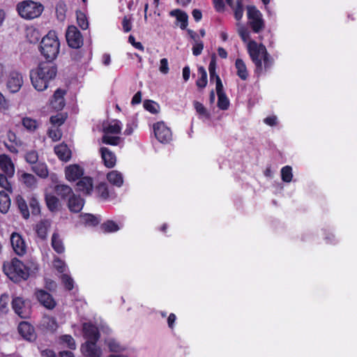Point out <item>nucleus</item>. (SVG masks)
I'll return each instance as SVG.
<instances>
[{
	"label": "nucleus",
	"instance_id": "1",
	"mask_svg": "<svg viewBox=\"0 0 357 357\" xmlns=\"http://www.w3.org/2000/svg\"><path fill=\"white\" fill-rule=\"evenodd\" d=\"M248 52L255 66V72L258 75L271 68L273 59L271 57L264 44H258L255 40H250L248 43Z\"/></svg>",
	"mask_w": 357,
	"mask_h": 357
},
{
	"label": "nucleus",
	"instance_id": "2",
	"mask_svg": "<svg viewBox=\"0 0 357 357\" xmlns=\"http://www.w3.org/2000/svg\"><path fill=\"white\" fill-rule=\"evenodd\" d=\"M39 50L46 61L52 62L56 59L60 50V42L55 31H50L42 38Z\"/></svg>",
	"mask_w": 357,
	"mask_h": 357
},
{
	"label": "nucleus",
	"instance_id": "3",
	"mask_svg": "<svg viewBox=\"0 0 357 357\" xmlns=\"http://www.w3.org/2000/svg\"><path fill=\"white\" fill-rule=\"evenodd\" d=\"M22 262L14 257L10 262H4L3 271L8 278L15 283H19L22 280Z\"/></svg>",
	"mask_w": 357,
	"mask_h": 357
},
{
	"label": "nucleus",
	"instance_id": "4",
	"mask_svg": "<svg viewBox=\"0 0 357 357\" xmlns=\"http://www.w3.org/2000/svg\"><path fill=\"white\" fill-rule=\"evenodd\" d=\"M248 24L254 33H258L265 28L261 13L255 6H247Z\"/></svg>",
	"mask_w": 357,
	"mask_h": 357
},
{
	"label": "nucleus",
	"instance_id": "5",
	"mask_svg": "<svg viewBox=\"0 0 357 357\" xmlns=\"http://www.w3.org/2000/svg\"><path fill=\"white\" fill-rule=\"evenodd\" d=\"M33 70L41 73L50 83L56 78L58 72L57 66L50 61H42Z\"/></svg>",
	"mask_w": 357,
	"mask_h": 357
},
{
	"label": "nucleus",
	"instance_id": "6",
	"mask_svg": "<svg viewBox=\"0 0 357 357\" xmlns=\"http://www.w3.org/2000/svg\"><path fill=\"white\" fill-rule=\"evenodd\" d=\"M155 138L162 144H167L172 139V133L163 121H158L153 126Z\"/></svg>",
	"mask_w": 357,
	"mask_h": 357
},
{
	"label": "nucleus",
	"instance_id": "7",
	"mask_svg": "<svg viewBox=\"0 0 357 357\" xmlns=\"http://www.w3.org/2000/svg\"><path fill=\"white\" fill-rule=\"evenodd\" d=\"M43 8L44 7L40 3L24 0V19L32 20L39 17Z\"/></svg>",
	"mask_w": 357,
	"mask_h": 357
},
{
	"label": "nucleus",
	"instance_id": "8",
	"mask_svg": "<svg viewBox=\"0 0 357 357\" xmlns=\"http://www.w3.org/2000/svg\"><path fill=\"white\" fill-rule=\"evenodd\" d=\"M66 38L68 46L72 48L78 49L83 45L82 36L78 29L74 25H70L68 27Z\"/></svg>",
	"mask_w": 357,
	"mask_h": 357
},
{
	"label": "nucleus",
	"instance_id": "9",
	"mask_svg": "<svg viewBox=\"0 0 357 357\" xmlns=\"http://www.w3.org/2000/svg\"><path fill=\"white\" fill-rule=\"evenodd\" d=\"M40 75L41 73L39 74L33 69H32L29 73L31 84L38 91H43L46 90L50 84L45 77Z\"/></svg>",
	"mask_w": 357,
	"mask_h": 357
},
{
	"label": "nucleus",
	"instance_id": "10",
	"mask_svg": "<svg viewBox=\"0 0 357 357\" xmlns=\"http://www.w3.org/2000/svg\"><path fill=\"white\" fill-rule=\"evenodd\" d=\"M82 331L86 342H98L100 337L98 328L91 322L83 324Z\"/></svg>",
	"mask_w": 357,
	"mask_h": 357
},
{
	"label": "nucleus",
	"instance_id": "11",
	"mask_svg": "<svg viewBox=\"0 0 357 357\" xmlns=\"http://www.w3.org/2000/svg\"><path fill=\"white\" fill-rule=\"evenodd\" d=\"M36 296L40 303L48 310L54 309L56 305L53 296L43 289L37 290L36 292Z\"/></svg>",
	"mask_w": 357,
	"mask_h": 357
},
{
	"label": "nucleus",
	"instance_id": "12",
	"mask_svg": "<svg viewBox=\"0 0 357 357\" xmlns=\"http://www.w3.org/2000/svg\"><path fill=\"white\" fill-rule=\"evenodd\" d=\"M66 94V91L64 89H57L54 91L50 100V105L56 111H61L65 107L66 102L64 96Z\"/></svg>",
	"mask_w": 357,
	"mask_h": 357
},
{
	"label": "nucleus",
	"instance_id": "13",
	"mask_svg": "<svg viewBox=\"0 0 357 357\" xmlns=\"http://www.w3.org/2000/svg\"><path fill=\"white\" fill-rule=\"evenodd\" d=\"M81 351L85 357H100L101 349L97 346V342H86L81 347Z\"/></svg>",
	"mask_w": 357,
	"mask_h": 357
},
{
	"label": "nucleus",
	"instance_id": "14",
	"mask_svg": "<svg viewBox=\"0 0 357 357\" xmlns=\"http://www.w3.org/2000/svg\"><path fill=\"white\" fill-rule=\"evenodd\" d=\"M84 169L77 164L70 165L65 168L66 178L68 181H75L82 178Z\"/></svg>",
	"mask_w": 357,
	"mask_h": 357
},
{
	"label": "nucleus",
	"instance_id": "15",
	"mask_svg": "<svg viewBox=\"0 0 357 357\" xmlns=\"http://www.w3.org/2000/svg\"><path fill=\"white\" fill-rule=\"evenodd\" d=\"M45 201L48 210L52 213L60 210L61 204L56 195L52 192H45Z\"/></svg>",
	"mask_w": 357,
	"mask_h": 357
},
{
	"label": "nucleus",
	"instance_id": "16",
	"mask_svg": "<svg viewBox=\"0 0 357 357\" xmlns=\"http://www.w3.org/2000/svg\"><path fill=\"white\" fill-rule=\"evenodd\" d=\"M100 153L105 167L107 168H112L115 166L116 158L112 151L107 147H101L100 149Z\"/></svg>",
	"mask_w": 357,
	"mask_h": 357
},
{
	"label": "nucleus",
	"instance_id": "17",
	"mask_svg": "<svg viewBox=\"0 0 357 357\" xmlns=\"http://www.w3.org/2000/svg\"><path fill=\"white\" fill-rule=\"evenodd\" d=\"M0 169L8 176H13L15 172L14 165L8 155L6 154L0 155Z\"/></svg>",
	"mask_w": 357,
	"mask_h": 357
},
{
	"label": "nucleus",
	"instance_id": "18",
	"mask_svg": "<svg viewBox=\"0 0 357 357\" xmlns=\"http://www.w3.org/2000/svg\"><path fill=\"white\" fill-rule=\"evenodd\" d=\"M54 151L58 158L61 161L68 162L71 158L72 152L65 143L55 146Z\"/></svg>",
	"mask_w": 357,
	"mask_h": 357
},
{
	"label": "nucleus",
	"instance_id": "19",
	"mask_svg": "<svg viewBox=\"0 0 357 357\" xmlns=\"http://www.w3.org/2000/svg\"><path fill=\"white\" fill-rule=\"evenodd\" d=\"M77 190L85 195H90L93 190V179L89 176L82 177L77 183Z\"/></svg>",
	"mask_w": 357,
	"mask_h": 357
},
{
	"label": "nucleus",
	"instance_id": "20",
	"mask_svg": "<svg viewBox=\"0 0 357 357\" xmlns=\"http://www.w3.org/2000/svg\"><path fill=\"white\" fill-rule=\"evenodd\" d=\"M53 190L56 195L61 197V199L66 200L73 195V189L66 184H56Z\"/></svg>",
	"mask_w": 357,
	"mask_h": 357
},
{
	"label": "nucleus",
	"instance_id": "21",
	"mask_svg": "<svg viewBox=\"0 0 357 357\" xmlns=\"http://www.w3.org/2000/svg\"><path fill=\"white\" fill-rule=\"evenodd\" d=\"M84 201L79 196L73 195L68 199V206L73 213H79L82 209Z\"/></svg>",
	"mask_w": 357,
	"mask_h": 357
},
{
	"label": "nucleus",
	"instance_id": "22",
	"mask_svg": "<svg viewBox=\"0 0 357 357\" xmlns=\"http://www.w3.org/2000/svg\"><path fill=\"white\" fill-rule=\"evenodd\" d=\"M21 86L22 82L20 74L16 72H12L7 82L8 89L11 93H15L20 89Z\"/></svg>",
	"mask_w": 357,
	"mask_h": 357
},
{
	"label": "nucleus",
	"instance_id": "23",
	"mask_svg": "<svg viewBox=\"0 0 357 357\" xmlns=\"http://www.w3.org/2000/svg\"><path fill=\"white\" fill-rule=\"evenodd\" d=\"M41 328L50 333H54L59 327L56 319L50 316H44L40 324Z\"/></svg>",
	"mask_w": 357,
	"mask_h": 357
},
{
	"label": "nucleus",
	"instance_id": "24",
	"mask_svg": "<svg viewBox=\"0 0 357 357\" xmlns=\"http://www.w3.org/2000/svg\"><path fill=\"white\" fill-rule=\"evenodd\" d=\"M10 244L15 253L19 256L22 255V236L17 232L10 236Z\"/></svg>",
	"mask_w": 357,
	"mask_h": 357
},
{
	"label": "nucleus",
	"instance_id": "25",
	"mask_svg": "<svg viewBox=\"0 0 357 357\" xmlns=\"http://www.w3.org/2000/svg\"><path fill=\"white\" fill-rule=\"evenodd\" d=\"M171 16L175 17L176 20L181 22L180 28L183 30L186 29L188 24V15L180 9H174L169 13Z\"/></svg>",
	"mask_w": 357,
	"mask_h": 357
},
{
	"label": "nucleus",
	"instance_id": "26",
	"mask_svg": "<svg viewBox=\"0 0 357 357\" xmlns=\"http://www.w3.org/2000/svg\"><path fill=\"white\" fill-rule=\"evenodd\" d=\"M51 245L53 250L58 254L65 252V246L63 240L58 232H54L52 236Z\"/></svg>",
	"mask_w": 357,
	"mask_h": 357
},
{
	"label": "nucleus",
	"instance_id": "27",
	"mask_svg": "<svg viewBox=\"0 0 357 357\" xmlns=\"http://www.w3.org/2000/svg\"><path fill=\"white\" fill-rule=\"evenodd\" d=\"M38 271V264L33 260H28L24 264V280L30 276L35 275Z\"/></svg>",
	"mask_w": 357,
	"mask_h": 357
},
{
	"label": "nucleus",
	"instance_id": "28",
	"mask_svg": "<svg viewBox=\"0 0 357 357\" xmlns=\"http://www.w3.org/2000/svg\"><path fill=\"white\" fill-rule=\"evenodd\" d=\"M31 170L39 177L43 178H47L49 174L46 164L39 161L31 165Z\"/></svg>",
	"mask_w": 357,
	"mask_h": 357
},
{
	"label": "nucleus",
	"instance_id": "29",
	"mask_svg": "<svg viewBox=\"0 0 357 357\" xmlns=\"http://www.w3.org/2000/svg\"><path fill=\"white\" fill-rule=\"evenodd\" d=\"M102 130L105 134H120L121 131V121L117 119H114L107 126H105Z\"/></svg>",
	"mask_w": 357,
	"mask_h": 357
},
{
	"label": "nucleus",
	"instance_id": "30",
	"mask_svg": "<svg viewBox=\"0 0 357 357\" xmlns=\"http://www.w3.org/2000/svg\"><path fill=\"white\" fill-rule=\"evenodd\" d=\"M107 179L111 184L116 187H121L123 183L122 174L116 170H113L107 173Z\"/></svg>",
	"mask_w": 357,
	"mask_h": 357
},
{
	"label": "nucleus",
	"instance_id": "31",
	"mask_svg": "<svg viewBox=\"0 0 357 357\" xmlns=\"http://www.w3.org/2000/svg\"><path fill=\"white\" fill-rule=\"evenodd\" d=\"M236 75L242 79L246 80L248 77V72L245 62L241 59H236L235 61Z\"/></svg>",
	"mask_w": 357,
	"mask_h": 357
},
{
	"label": "nucleus",
	"instance_id": "32",
	"mask_svg": "<svg viewBox=\"0 0 357 357\" xmlns=\"http://www.w3.org/2000/svg\"><path fill=\"white\" fill-rule=\"evenodd\" d=\"M25 37L29 43L36 44L39 41L40 35L38 29L30 26L25 29Z\"/></svg>",
	"mask_w": 357,
	"mask_h": 357
},
{
	"label": "nucleus",
	"instance_id": "33",
	"mask_svg": "<svg viewBox=\"0 0 357 357\" xmlns=\"http://www.w3.org/2000/svg\"><path fill=\"white\" fill-rule=\"evenodd\" d=\"M35 328L27 321H24V340L32 342L36 339Z\"/></svg>",
	"mask_w": 357,
	"mask_h": 357
},
{
	"label": "nucleus",
	"instance_id": "34",
	"mask_svg": "<svg viewBox=\"0 0 357 357\" xmlns=\"http://www.w3.org/2000/svg\"><path fill=\"white\" fill-rule=\"evenodd\" d=\"M59 344L66 347L67 348L75 350L76 349V343L74 338L70 335H62L59 339Z\"/></svg>",
	"mask_w": 357,
	"mask_h": 357
},
{
	"label": "nucleus",
	"instance_id": "35",
	"mask_svg": "<svg viewBox=\"0 0 357 357\" xmlns=\"http://www.w3.org/2000/svg\"><path fill=\"white\" fill-rule=\"evenodd\" d=\"M48 227L49 224L47 220L40 221L36 225V231L40 238L45 240L47 238Z\"/></svg>",
	"mask_w": 357,
	"mask_h": 357
},
{
	"label": "nucleus",
	"instance_id": "36",
	"mask_svg": "<svg viewBox=\"0 0 357 357\" xmlns=\"http://www.w3.org/2000/svg\"><path fill=\"white\" fill-rule=\"evenodd\" d=\"M100 229L104 233H113L119 230V227L114 221L108 220L100 225Z\"/></svg>",
	"mask_w": 357,
	"mask_h": 357
},
{
	"label": "nucleus",
	"instance_id": "37",
	"mask_svg": "<svg viewBox=\"0 0 357 357\" xmlns=\"http://www.w3.org/2000/svg\"><path fill=\"white\" fill-rule=\"evenodd\" d=\"M10 205V198L6 192L0 191V211L6 213Z\"/></svg>",
	"mask_w": 357,
	"mask_h": 357
},
{
	"label": "nucleus",
	"instance_id": "38",
	"mask_svg": "<svg viewBox=\"0 0 357 357\" xmlns=\"http://www.w3.org/2000/svg\"><path fill=\"white\" fill-rule=\"evenodd\" d=\"M198 74L200 77L196 81V85L199 89H204L207 84V73L205 68L202 66L198 68Z\"/></svg>",
	"mask_w": 357,
	"mask_h": 357
},
{
	"label": "nucleus",
	"instance_id": "39",
	"mask_svg": "<svg viewBox=\"0 0 357 357\" xmlns=\"http://www.w3.org/2000/svg\"><path fill=\"white\" fill-rule=\"evenodd\" d=\"M82 222L89 226H96L99 224V220L96 216L91 213H84L79 215Z\"/></svg>",
	"mask_w": 357,
	"mask_h": 357
},
{
	"label": "nucleus",
	"instance_id": "40",
	"mask_svg": "<svg viewBox=\"0 0 357 357\" xmlns=\"http://www.w3.org/2000/svg\"><path fill=\"white\" fill-rule=\"evenodd\" d=\"M194 107L197 112V113L203 117H205L207 119H209L211 118L210 113L207 111L206 108L204 107V105L198 102V101H194L193 102Z\"/></svg>",
	"mask_w": 357,
	"mask_h": 357
},
{
	"label": "nucleus",
	"instance_id": "41",
	"mask_svg": "<svg viewBox=\"0 0 357 357\" xmlns=\"http://www.w3.org/2000/svg\"><path fill=\"white\" fill-rule=\"evenodd\" d=\"M234 10V18L237 21H240L243 16V4L242 0H237L235 6L231 7Z\"/></svg>",
	"mask_w": 357,
	"mask_h": 357
},
{
	"label": "nucleus",
	"instance_id": "42",
	"mask_svg": "<svg viewBox=\"0 0 357 357\" xmlns=\"http://www.w3.org/2000/svg\"><path fill=\"white\" fill-rule=\"evenodd\" d=\"M216 56L215 54H213L208 65V72L210 75V79L211 81H213V79H216L217 76H219L216 73Z\"/></svg>",
	"mask_w": 357,
	"mask_h": 357
},
{
	"label": "nucleus",
	"instance_id": "43",
	"mask_svg": "<svg viewBox=\"0 0 357 357\" xmlns=\"http://www.w3.org/2000/svg\"><path fill=\"white\" fill-rule=\"evenodd\" d=\"M12 307L15 312L21 318H22V298L20 297H15L12 301Z\"/></svg>",
	"mask_w": 357,
	"mask_h": 357
},
{
	"label": "nucleus",
	"instance_id": "44",
	"mask_svg": "<svg viewBox=\"0 0 357 357\" xmlns=\"http://www.w3.org/2000/svg\"><path fill=\"white\" fill-rule=\"evenodd\" d=\"M293 177L291 167L287 165L281 169V178L284 182L289 183L291 181Z\"/></svg>",
	"mask_w": 357,
	"mask_h": 357
},
{
	"label": "nucleus",
	"instance_id": "45",
	"mask_svg": "<svg viewBox=\"0 0 357 357\" xmlns=\"http://www.w3.org/2000/svg\"><path fill=\"white\" fill-rule=\"evenodd\" d=\"M105 134L102 137V142L105 144L117 146L121 142V137L118 136H109Z\"/></svg>",
	"mask_w": 357,
	"mask_h": 357
},
{
	"label": "nucleus",
	"instance_id": "46",
	"mask_svg": "<svg viewBox=\"0 0 357 357\" xmlns=\"http://www.w3.org/2000/svg\"><path fill=\"white\" fill-rule=\"evenodd\" d=\"M96 190L98 195L102 199H107L109 197V190L106 183H99Z\"/></svg>",
	"mask_w": 357,
	"mask_h": 357
},
{
	"label": "nucleus",
	"instance_id": "47",
	"mask_svg": "<svg viewBox=\"0 0 357 357\" xmlns=\"http://www.w3.org/2000/svg\"><path fill=\"white\" fill-rule=\"evenodd\" d=\"M38 123L36 120L29 117H24V128L30 132L35 131L38 128Z\"/></svg>",
	"mask_w": 357,
	"mask_h": 357
},
{
	"label": "nucleus",
	"instance_id": "48",
	"mask_svg": "<svg viewBox=\"0 0 357 357\" xmlns=\"http://www.w3.org/2000/svg\"><path fill=\"white\" fill-rule=\"evenodd\" d=\"M144 109L151 114H157L158 112V105L153 100H145L143 103Z\"/></svg>",
	"mask_w": 357,
	"mask_h": 357
},
{
	"label": "nucleus",
	"instance_id": "49",
	"mask_svg": "<svg viewBox=\"0 0 357 357\" xmlns=\"http://www.w3.org/2000/svg\"><path fill=\"white\" fill-rule=\"evenodd\" d=\"M218 107L222 110H226L229 107V100L226 94H220L218 96Z\"/></svg>",
	"mask_w": 357,
	"mask_h": 357
},
{
	"label": "nucleus",
	"instance_id": "50",
	"mask_svg": "<svg viewBox=\"0 0 357 357\" xmlns=\"http://www.w3.org/2000/svg\"><path fill=\"white\" fill-rule=\"evenodd\" d=\"M9 296L7 294H3L0 296V315L6 314L8 310Z\"/></svg>",
	"mask_w": 357,
	"mask_h": 357
},
{
	"label": "nucleus",
	"instance_id": "51",
	"mask_svg": "<svg viewBox=\"0 0 357 357\" xmlns=\"http://www.w3.org/2000/svg\"><path fill=\"white\" fill-rule=\"evenodd\" d=\"M77 22L79 27L83 29L86 30L89 27V22L86 18V16L85 14H84L82 12L77 13Z\"/></svg>",
	"mask_w": 357,
	"mask_h": 357
},
{
	"label": "nucleus",
	"instance_id": "52",
	"mask_svg": "<svg viewBox=\"0 0 357 357\" xmlns=\"http://www.w3.org/2000/svg\"><path fill=\"white\" fill-rule=\"evenodd\" d=\"M24 184L29 188H36L37 180L33 175L24 172Z\"/></svg>",
	"mask_w": 357,
	"mask_h": 357
},
{
	"label": "nucleus",
	"instance_id": "53",
	"mask_svg": "<svg viewBox=\"0 0 357 357\" xmlns=\"http://www.w3.org/2000/svg\"><path fill=\"white\" fill-rule=\"evenodd\" d=\"M25 160L31 165L38 162V154L36 151H31L26 153L24 155Z\"/></svg>",
	"mask_w": 357,
	"mask_h": 357
},
{
	"label": "nucleus",
	"instance_id": "54",
	"mask_svg": "<svg viewBox=\"0 0 357 357\" xmlns=\"http://www.w3.org/2000/svg\"><path fill=\"white\" fill-rule=\"evenodd\" d=\"M61 282L68 291H71L74 288V281L68 275L63 274L61 275Z\"/></svg>",
	"mask_w": 357,
	"mask_h": 357
},
{
	"label": "nucleus",
	"instance_id": "55",
	"mask_svg": "<svg viewBox=\"0 0 357 357\" xmlns=\"http://www.w3.org/2000/svg\"><path fill=\"white\" fill-rule=\"evenodd\" d=\"M29 207L31 211V213L34 215H37L40 213V207L38 201L35 197H32L29 201Z\"/></svg>",
	"mask_w": 357,
	"mask_h": 357
},
{
	"label": "nucleus",
	"instance_id": "56",
	"mask_svg": "<svg viewBox=\"0 0 357 357\" xmlns=\"http://www.w3.org/2000/svg\"><path fill=\"white\" fill-rule=\"evenodd\" d=\"M53 266L55 269L60 273H63L66 271V263L59 257H55L54 259Z\"/></svg>",
	"mask_w": 357,
	"mask_h": 357
},
{
	"label": "nucleus",
	"instance_id": "57",
	"mask_svg": "<svg viewBox=\"0 0 357 357\" xmlns=\"http://www.w3.org/2000/svg\"><path fill=\"white\" fill-rule=\"evenodd\" d=\"M66 121V118L63 117V114H58L54 116H52L50 119V121L52 125L60 126Z\"/></svg>",
	"mask_w": 357,
	"mask_h": 357
},
{
	"label": "nucleus",
	"instance_id": "58",
	"mask_svg": "<svg viewBox=\"0 0 357 357\" xmlns=\"http://www.w3.org/2000/svg\"><path fill=\"white\" fill-rule=\"evenodd\" d=\"M47 135L50 138H51L54 142H56L61 139L62 137V133L61 130L58 128L56 129H49L47 132Z\"/></svg>",
	"mask_w": 357,
	"mask_h": 357
},
{
	"label": "nucleus",
	"instance_id": "59",
	"mask_svg": "<svg viewBox=\"0 0 357 357\" xmlns=\"http://www.w3.org/2000/svg\"><path fill=\"white\" fill-rule=\"evenodd\" d=\"M204 49V43L202 41H195V44L192 46V50L194 56H199L202 54V50Z\"/></svg>",
	"mask_w": 357,
	"mask_h": 357
},
{
	"label": "nucleus",
	"instance_id": "60",
	"mask_svg": "<svg viewBox=\"0 0 357 357\" xmlns=\"http://www.w3.org/2000/svg\"><path fill=\"white\" fill-rule=\"evenodd\" d=\"M160 71L162 74H167L169 71L168 60L166 58H163L160 61Z\"/></svg>",
	"mask_w": 357,
	"mask_h": 357
},
{
	"label": "nucleus",
	"instance_id": "61",
	"mask_svg": "<svg viewBox=\"0 0 357 357\" xmlns=\"http://www.w3.org/2000/svg\"><path fill=\"white\" fill-rule=\"evenodd\" d=\"M122 26L123 31L128 33L132 30V22L130 18L125 16L122 20Z\"/></svg>",
	"mask_w": 357,
	"mask_h": 357
},
{
	"label": "nucleus",
	"instance_id": "62",
	"mask_svg": "<svg viewBox=\"0 0 357 357\" xmlns=\"http://www.w3.org/2000/svg\"><path fill=\"white\" fill-rule=\"evenodd\" d=\"M238 33L243 42H247L248 40L250 39V32L245 27H240L238 30Z\"/></svg>",
	"mask_w": 357,
	"mask_h": 357
},
{
	"label": "nucleus",
	"instance_id": "63",
	"mask_svg": "<svg viewBox=\"0 0 357 357\" xmlns=\"http://www.w3.org/2000/svg\"><path fill=\"white\" fill-rule=\"evenodd\" d=\"M108 347L110 351L112 352H119L121 351L120 344L116 342L115 340H110L108 342Z\"/></svg>",
	"mask_w": 357,
	"mask_h": 357
},
{
	"label": "nucleus",
	"instance_id": "64",
	"mask_svg": "<svg viewBox=\"0 0 357 357\" xmlns=\"http://www.w3.org/2000/svg\"><path fill=\"white\" fill-rule=\"evenodd\" d=\"M214 8L217 12L221 13L225 10V3L223 0H212Z\"/></svg>",
	"mask_w": 357,
	"mask_h": 357
}]
</instances>
